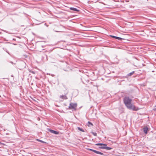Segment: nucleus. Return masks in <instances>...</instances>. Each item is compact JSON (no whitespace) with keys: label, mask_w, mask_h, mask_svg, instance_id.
I'll list each match as a JSON object with an SVG mask.
<instances>
[{"label":"nucleus","mask_w":156,"mask_h":156,"mask_svg":"<svg viewBox=\"0 0 156 156\" xmlns=\"http://www.w3.org/2000/svg\"><path fill=\"white\" fill-rule=\"evenodd\" d=\"M30 72L33 74H34L35 73V72L33 71L30 70Z\"/></svg>","instance_id":"f3484780"},{"label":"nucleus","mask_w":156,"mask_h":156,"mask_svg":"<svg viewBox=\"0 0 156 156\" xmlns=\"http://www.w3.org/2000/svg\"><path fill=\"white\" fill-rule=\"evenodd\" d=\"M99 148L101 149H105V146L99 147Z\"/></svg>","instance_id":"dca6fc26"},{"label":"nucleus","mask_w":156,"mask_h":156,"mask_svg":"<svg viewBox=\"0 0 156 156\" xmlns=\"http://www.w3.org/2000/svg\"><path fill=\"white\" fill-rule=\"evenodd\" d=\"M2 144H3V145H5V144H3V143H2L1 142H0V145H2Z\"/></svg>","instance_id":"aec40b11"},{"label":"nucleus","mask_w":156,"mask_h":156,"mask_svg":"<svg viewBox=\"0 0 156 156\" xmlns=\"http://www.w3.org/2000/svg\"><path fill=\"white\" fill-rule=\"evenodd\" d=\"M92 134L95 136H96L97 135V134L95 132H92Z\"/></svg>","instance_id":"2eb2a0df"},{"label":"nucleus","mask_w":156,"mask_h":156,"mask_svg":"<svg viewBox=\"0 0 156 156\" xmlns=\"http://www.w3.org/2000/svg\"><path fill=\"white\" fill-rule=\"evenodd\" d=\"M123 101L125 106L128 109L133 111H136L139 109L137 107L135 106L132 103V99L128 96H125L123 99Z\"/></svg>","instance_id":"f257e3e1"},{"label":"nucleus","mask_w":156,"mask_h":156,"mask_svg":"<svg viewBox=\"0 0 156 156\" xmlns=\"http://www.w3.org/2000/svg\"><path fill=\"white\" fill-rule=\"evenodd\" d=\"M110 36L112 38H113L118 40H124V38H122L118 37L115 36L113 35H110Z\"/></svg>","instance_id":"7ed1b4c3"},{"label":"nucleus","mask_w":156,"mask_h":156,"mask_svg":"<svg viewBox=\"0 0 156 156\" xmlns=\"http://www.w3.org/2000/svg\"><path fill=\"white\" fill-rule=\"evenodd\" d=\"M88 124V126H90V125H92V126H93V124L91 123L90 122H89V121H88L87 122Z\"/></svg>","instance_id":"4468645a"},{"label":"nucleus","mask_w":156,"mask_h":156,"mask_svg":"<svg viewBox=\"0 0 156 156\" xmlns=\"http://www.w3.org/2000/svg\"><path fill=\"white\" fill-rule=\"evenodd\" d=\"M60 98L64 100H66L68 99L66 95H62L60 96Z\"/></svg>","instance_id":"20e7f679"},{"label":"nucleus","mask_w":156,"mask_h":156,"mask_svg":"<svg viewBox=\"0 0 156 156\" xmlns=\"http://www.w3.org/2000/svg\"><path fill=\"white\" fill-rule=\"evenodd\" d=\"M148 128L147 126H146V127H144L143 128V131H144V132L145 134H147V131H148Z\"/></svg>","instance_id":"39448f33"},{"label":"nucleus","mask_w":156,"mask_h":156,"mask_svg":"<svg viewBox=\"0 0 156 156\" xmlns=\"http://www.w3.org/2000/svg\"><path fill=\"white\" fill-rule=\"evenodd\" d=\"M134 72H135L134 71H133L132 72H131L128 73L127 75V76H131L132 75H133L134 73Z\"/></svg>","instance_id":"1a4fd4ad"},{"label":"nucleus","mask_w":156,"mask_h":156,"mask_svg":"<svg viewBox=\"0 0 156 156\" xmlns=\"http://www.w3.org/2000/svg\"><path fill=\"white\" fill-rule=\"evenodd\" d=\"M42 48H43V47H44V46H42Z\"/></svg>","instance_id":"5701e85b"},{"label":"nucleus","mask_w":156,"mask_h":156,"mask_svg":"<svg viewBox=\"0 0 156 156\" xmlns=\"http://www.w3.org/2000/svg\"><path fill=\"white\" fill-rule=\"evenodd\" d=\"M77 129H78V130H79L80 131H82V132H85L83 129H82L80 128V127H77Z\"/></svg>","instance_id":"9d476101"},{"label":"nucleus","mask_w":156,"mask_h":156,"mask_svg":"<svg viewBox=\"0 0 156 156\" xmlns=\"http://www.w3.org/2000/svg\"><path fill=\"white\" fill-rule=\"evenodd\" d=\"M70 9L71 10H73V11H76V12H78L79 11V10H78L76 8H74V7H70Z\"/></svg>","instance_id":"0eeeda50"},{"label":"nucleus","mask_w":156,"mask_h":156,"mask_svg":"<svg viewBox=\"0 0 156 156\" xmlns=\"http://www.w3.org/2000/svg\"><path fill=\"white\" fill-rule=\"evenodd\" d=\"M36 140L37 141H38L40 142H41V143H46L45 142H44V141H42V140H40L39 139H37Z\"/></svg>","instance_id":"ddd939ff"},{"label":"nucleus","mask_w":156,"mask_h":156,"mask_svg":"<svg viewBox=\"0 0 156 156\" xmlns=\"http://www.w3.org/2000/svg\"><path fill=\"white\" fill-rule=\"evenodd\" d=\"M89 150L90 151H92V152H93V151H94V150L91 149H89Z\"/></svg>","instance_id":"6ab92c4d"},{"label":"nucleus","mask_w":156,"mask_h":156,"mask_svg":"<svg viewBox=\"0 0 156 156\" xmlns=\"http://www.w3.org/2000/svg\"><path fill=\"white\" fill-rule=\"evenodd\" d=\"M23 64H25V63L24 62H23Z\"/></svg>","instance_id":"4be33fe9"},{"label":"nucleus","mask_w":156,"mask_h":156,"mask_svg":"<svg viewBox=\"0 0 156 156\" xmlns=\"http://www.w3.org/2000/svg\"><path fill=\"white\" fill-rule=\"evenodd\" d=\"M97 146H106L107 144L103 143H97L95 144Z\"/></svg>","instance_id":"6e6552de"},{"label":"nucleus","mask_w":156,"mask_h":156,"mask_svg":"<svg viewBox=\"0 0 156 156\" xmlns=\"http://www.w3.org/2000/svg\"><path fill=\"white\" fill-rule=\"evenodd\" d=\"M49 131L50 132H51L52 133H53L54 134H58L59 133L58 132L55 131V130H53L52 129H50L49 130Z\"/></svg>","instance_id":"423d86ee"},{"label":"nucleus","mask_w":156,"mask_h":156,"mask_svg":"<svg viewBox=\"0 0 156 156\" xmlns=\"http://www.w3.org/2000/svg\"><path fill=\"white\" fill-rule=\"evenodd\" d=\"M77 104L76 103H70L68 107L69 109H73V111H75L76 110Z\"/></svg>","instance_id":"f03ea898"},{"label":"nucleus","mask_w":156,"mask_h":156,"mask_svg":"<svg viewBox=\"0 0 156 156\" xmlns=\"http://www.w3.org/2000/svg\"><path fill=\"white\" fill-rule=\"evenodd\" d=\"M97 151H96V150H94V151H93V152L95 153H97Z\"/></svg>","instance_id":"a211bd4d"},{"label":"nucleus","mask_w":156,"mask_h":156,"mask_svg":"<svg viewBox=\"0 0 156 156\" xmlns=\"http://www.w3.org/2000/svg\"><path fill=\"white\" fill-rule=\"evenodd\" d=\"M153 110L154 111H156V108H154V109H153Z\"/></svg>","instance_id":"412c9836"},{"label":"nucleus","mask_w":156,"mask_h":156,"mask_svg":"<svg viewBox=\"0 0 156 156\" xmlns=\"http://www.w3.org/2000/svg\"><path fill=\"white\" fill-rule=\"evenodd\" d=\"M112 149V148L107 146H105V149L106 150H111Z\"/></svg>","instance_id":"9b49d317"},{"label":"nucleus","mask_w":156,"mask_h":156,"mask_svg":"<svg viewBox=\"0 0 156 156\" xmlns=\"http://www.w3.org/2000/svg\"><path fill=\"white\" fill-rule=\"evenodd\" d=\"M96 154H100L101 155H104V154L103 153H102L101 152H100V151H97V153Z\"/></svg>","instance_id":"f8f14e48"}]
</instances>
